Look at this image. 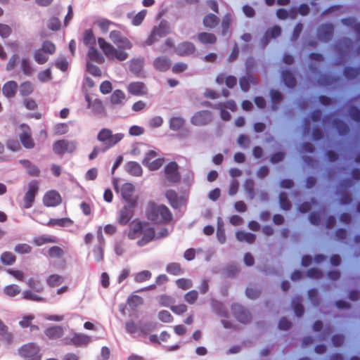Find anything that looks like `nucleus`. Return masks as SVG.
Here are the masks:
<instances>
[{
  "mask_svg": "<svg viewBox=\"0 0 360 360\" xmlns=\"http://www.w3.org/2000/svg\"><path fill=\"white\" fill-rule=\"evenodd\" d=\"M127 236L129 240H135L142 236L136 244L143 247L155 238V231L148 221L136 219L129 224Z\"/></svg>",
  "mask_w": 360,
  "mask_h": 360,
  "instance_id": "obj_1",
  "label": "nucleus"
},
{
  "mask_svg": "<svg viewBox=\"0 0 360 360\" xmlns=\"http://www.w3.org/2000/svg\"><path fill=\"white\" fill-rule=\"evenodd\" d=\"M98 44L108 59H117L119 61H124L127 59L129 54L126 52V50H130L132 47L131 41L126 37L115 44L117 49L101 37L98 39Z\"/></svg>",
  "mask_w": 360,
  "mask_h": 360,
  "instance_id": "obj_2",
  "label": "nucleus"
},
{
  "mask_svg": "<svg viewBox=\"0 0 360 360\" xmlns=\"http://www.w3.org/2000/svg\"><path fill=\"white\" fill-rule=\"evenodd\" d=\"M145 216L148 220L156 225L170 223L173 219L169 209L164 204H158L153 200L148 202L145 208Z\"/></svg>",
  "mask_w": 360,
  "mask_h": 360,
  "instance_id": "obj_3",
  "label": "nucleus"
},
{
  "mask_svg": "<svg viewBox=\"0 0 360 360\" xmlns=\"http://www.w3.org/2000/svg\"><path fill=\"white\" fill-rule=\"evenodd\" d=\"M18 355L25 360H41L42 355L40 347L35 342L22 345L18 349Z\"/></svg>",
  "mask_w": 360,
  "mask_h": 360,
  "instance_id": "obj_4",
  "label": "nucleus"
},
{
  "mask_svg": "<svg viewBox=\"0 0 360 360\" xmlns=\"http://www.w3.org/2000/svg\"><path fill=\"white\" fill-rule=\"evenodd\" d=\"M124 137L122 133L112 134L109 129H102L97 135V139L105 145V149L112 148L120 142Z\"/></svg>",
  "mask_w": 360,
  "mask_h": 360,
  "instance_id": "obj_5",
  "label": "nucleus"
},
{
  "mask_svg": "<svg viewBox=\"0 0 360 360\" xmlns=\"http://www.w3.org/2000/svg\"><path fill=\"white\" fill-rule=\"evenodd\" d=\"M39 183L32 180L28 184V189L23 197V207L25 209L30 208L34 202L35 196L39 191Z\"/></svg>",
  "mask_w": 360,
  "mask_h": 360,
  "instance_id": "obj_6",
  "label": "nucleus"
},
{
  "mask_svg": "<svg viewBox=\"0 0 360 360\" xmlns=\"http://www.w3.org/2000/svg\"><path fill=\"white\" fill-rule=\"evenodd\" d=\"M77 148V143L73 141L61 139L56 141L53 145V150L58 155H63L66 153H72Z\"/></svg>",
  "mask_w": 360,
  "mask_h": 360,
  "instance_id": "obj_7",
  "label": "nucleus"
},
{
  "mask_svg": "<svg viewBox=\"0 0 360 360\" xmlns=\"http://www.w3.org/2000/svg\"><path fill=\"white\" fill-rule=\"evenodd\" d=\"M21 133L19 134V139L24 148L32 149L34 147V141L32 136V130L26 124H22L20 126Z\"/></svg>",
  "mask_w": 360,
  "mask_h": 360,
  "instance_id": "obj_8",
  "label": "nucleus"
},
{
  "mask_svg": "<svg viewBox=\"0 0 360 360\" xmlns=\"http://www.w3.org/2000/svg\"><path fill=\"white\" fill-rule=\"evenodd\" d=\"M179 165L174 162H169L165 167V174L167 180L172 184L178 183L181 180V174L179 172Z\"/></svg>",
  "mask_w": 360,
  "mask_h": 360,
  "instance_id": "obj_9",
  "label": "nucleus"
},
{
  "mask_svg": "<svg viewBox=\"0 0 360 360\" xmlns=\"http://www.w3.org/2000/svg\"><path fill=\"white\" fill-rule=\"evenodd\" d=\"M135 188L131 183H124L120 188L121 195L127 203L137 205L138 196L134 195Z\"/></svg>",
  "mask_w": 360,
  "mask_h": 360,
  "instance_id": "obj_10",
  "label": "nucleus"
},
{
  "mask_svg": "<svg viewBox=\"0 0 360 360\" xmlns=\"http://www.w3.org/2000/svg\"><path fill=\"white\" fill-rule=\"evenodd\" d=\"M212 120V112L209 110L196 112L191 118V123L195 126H205Z\"/></svg>",
  "mask_w": 360,
  "mask_h": 360,
  "instance_id": "obj_11",
  "label": "nucleus"
},
{
  "mask_svg": "<svg viewBox=\"0 0 360 360\" xmlns=\"http://www.w3.org/2000/svg\"><path fill=\"white\" fill-rule=\"evenodd\" d=\"M136 207V205L130 203L123 206L120 210L117 222L122 226L127 224L134 216Z\"/></svg>",
  "mask_w": 360,
  "mask_h": 360,
  "instance_id": "obj_12",
  "label": "nucleus"
},
{
  "mask_svg": "<svg viewBox=\"0 0 360 360\" xmlns=\"http://www.w3.org/2000/svg\"><path fill=\"white\" fill-rule=\"evenodd\" d=\"M232 312L236 319L243 323H248L251 321V315L244 307L234 304L231 307Z\"/></svg>",
  "mask_w": 360,
  "mask_h": 360,
  "instance_id": "obj_13",
  "label": "nucleus"
},
{
  "mask_svg": "<svg viewBox=\"0 0 360 360\" xmlns=\"http://www.w3.org/2000/svg\"><path fill=\"white\" fill-rule=\"evenodd\" d=\"M169 33V27L167 25L163 22H161L158 27H155L150 36L146 39V44L148 45L153 44L157 39L158 37H162Z\"/></svg>",
  "mask_w": 360,
  "mask_h": 360,
  "instance_id": "obj_14",
  "label": "nucleus"
},
{
  "mask_svg": "<svg viewBox=\"0 0 360 360\" xmlns=\"http://www.w3.org/2000/svg\"><path fill=\"white\" fill-rule=\"evenodd\" d=\"M62 202V198L60 193L51 190L47 191L43 198V203L46 207H56Z\"/></svg>",
  "mask_w": 360,
  "mask_h": 360,
  "instance_id": "obj_15",
  "label": "nucleus"
},
{
  "mask_svg": "<svg viewBox=\"0 0 360 360\" xmlns=\"http://www.w3.org/2000/svg\"><path fill=\"white\" fill-rule=\"evenodd\" d=\"M334 26L331 23L321 25L317 30L318 38L323 41H328L333 36Z\"/></svg>",
  "mask_w": 360,
  "mask_h": 360,
  "instance_id": "obj_16",
  "label": "nucleus"
},
{
  "mask_svg": "<svg viewBox=\"0 0 360 360\" xmlns=\"http://www.w3.org/2000/svg\"><path fill=\"white\" fill-rule=\"evenodd\" d=\"M127 91L133 96H143L147 94V87L142 82H133L129 84Z\"/></svg>",
  "mask_w": 360,
  "mask_h": 360,
  "instance_id": "obj_17",
  "label": "nucleus"
},
{
  "mask_svg": "<svg viewBox=\"0 0 360 360\" xmlns=\"http://www.w3.org/2000/svg\"><path fill=\"white\" fill-rule=\"evenodd\" d=\"M165 197L170 205L174 209L180 207L184 203V198L179 196L178 193L174 190H167L165 193Z\"/></svg>",
  "mask_w": 360,
  "mask_h": 360,
  "instance_id": "obj_18",
  "label": "nucleus"
},
{
  "mask_svg": "<svg viewBox=\"0 0 360 360\" xmlns=\"http://www.w3.org/2000/svg\"><path fill=\"white\" fill-rule=\"evenodd\" d=\"M281 28L278 25H274L272 27L267 29L261 39L262 46H266L270 39L277 38L281 35Z\"/></svg>",
  "mask_w": 360,
  "mask_h": 360,
  "instance_id": "obj_19",
  "label": "nucleus"
},
{
  "mask_svg": "<svg viewBox=\"0 0 360 360\" xmlns=\"http://www.w3.org/2000/svg\"><path fill=\"white\" fill-rule=\"evenodd\" d=\"M196 50L195 45L190 41H184L178 44L176 53L180 56H187L193 54Z\"/></svg>",
  "mask_w": 360,
  "mask_h": 360,
  "instance_id": "obj_20",
  "label": "nucleus"
},
{
  "mask_svg": "<svg viewBox=\"0 0 360 360\" xmlns=\"http://www.w3.org/2000/svg\"><path fill=\"white\" fill-rule=\"evenodd\" d=\"M18 88V85L15 81H8L2 87L3 95L7 98H12L15 96Z\"/></svg>",
  "mask_w": 360,
  "mask_h": 360,
  "instance_id": "obj_21",
  "label": "nucleus"
},
{
  "mask_svg": "<svg viewBox=\"0 0 360 360\" xmlns=\"http://www.w3.org/2000/svg\"><path fill=\"white\" fill-rule=\"evenodd\" d=\"M91 342V336L84 333H75L70 339V343L76 347L86 346Z\"/></svg>",
  "mask_w": 360,
  "mask_h": 360,
  "instance_id": "obj_22",
  "label": "nucleus"
},
{
  "mask_svg": "<svg viewBox=\"0 0 360 360\" xmlns=\"http://www.w3.org/2000/svg\"><path fill=\"white\" fill-rule=\"evenodd\" d=\"M153 66L160 72H165L171 67V60L167 56H159L154 60Z\"/></svg>",
  "mask_w": 360,
  "mask_h": 360,
  "instance_id": "obj_23",
  "label": "nucleus"
},
{
  "mask_svg": "<svg viewBox=\"0 0 360 360\" xmlns=\"http://www.w3.org/2000/svg\"><path fill=\"white\" fill-rule=\"evenodd\" d=\"M0 336L2 337L1 340L6 344L10 345L13 341V335L8 331V326L0 319Z\"/></svg>",
  "mask_w": 360,
  "mask_h": 360,
  "instance_id": "obj_24",
  "label": "nucleus"
},
{
  "mask_svg": "<svg viewBox=\"0 0 360 360\" xmlns=\"http://www.w3.org/2000/svg\"><path fill=\"white\" fill-rule=\"evenodd\" d=\"M63 328L60 326H51L44 331L45 335L50 339L56 340L63 335Z\"/></svg>",
  "mask_w": 360,
  "mask_h": 360,
  "instance_id": "obj_25",
  "label": "nucleus"
},
{
  "mask_svg": "<svg viewBox=\"0 0 360 360\" xmlns=\"http://www.w3.org/2000/svg\"><path fill=\"white\" fill-rule=\"evenodd\" d=\"M74 221L68 218H60V219H50L49 221L46 223V226H58L60 227H67L73 225Z\"/></svg>",
  "mask_w": 360,
  "mask_h": 360,
  "instance_id": "obj_26",
  "label": "nucleus"
},
{
  "mask_svg": "<svg viewBox=\"0 0 360 360\" xmlns=\"http://www.w3.org/2000/svg\"><path fill=\"white\" fill-rule=\"evenodd\" d=\"M20 163L26 169L27 174L31 176H39L40 174L39 169L33 165L28 160H20Z\"/></svg>",
  "mask_w": 360,
  "mask_h": 360,
  "instance_id": "obj_27",
  "label": "nucleus"
},
{
  "mask_svg": "<svg viewBox=\"0 0 360 360\" xmlns=\"http://www.w3.org/2000/svg\"><path fill=\"white\" fill-rule=\"evenodd\" d=\"M281 77L285 85L289 88H293L296 86L297 81L293 73L290 70H283Z\"/></svg>",
  "mask_w": 360,
  "mask_h": 360,
  "instance_id": "obj_28",
  "label": "nucleus"
},
{
  "mask_svg": "<svg viewBox=\"0 0 360 360\" xmlns=\"http://www.w3.org/2000/svg\"><path fill=\"white\" fill-rule=\"evenodd\" d=\"M58 238L53 236H39L33 238V243L36 246H41L46 243H57Z\"/></svg>",
  "mask_w": 360,
  "mask_h": 360,
  "instance_id": "obj_29",
  "label": "nucleus"
},
{
  "mask_svg": "<svg viewBox=\"0 0 360 360\" xmlns=\"http://www.w3.org/2000/svg\"><path fill=\"white\" fill-rule=\"evenodd\" d=\"M198 40L202 44H214L217 42V37L212 34L209 32H200L198 36Z\"/></svg>",
  "mask_w": 360,
  "mask_h": 360,
  "instance_id": "obj_30",
  "label": "nucleus"
},
{
  "mask_svg": "<svg viewBox=\"0 0 360 360\" xmlns=\"http://www.w3.org/2000/svg\"><path fill=\"white\" fill-rule=\"evenodd\" d=\"M202 22L205 27L213 29L219 23V18L214 14L209 13L204 17Z\"/></svg>",
  "mask_w": 360,
  "mask_h": 360,
  "instance_id": "obj_31",
  "label": "nucleus"
},
{
  "mask_svg": "<svg viewBox=\"0 0 360 360\" xmlns=\"http://www.w3.org/2000/svg\"><path fill=\"white\" fill-rule=\"evenodd\" d=\"M126 169L128 173L135 176H140L143 173L141 165L134 161H130L127 163Z\"/></svg>",
  "mask_w": 360,
  "mask_h": 360,
  "instance_id": "obj_32",
  "label": "nucleus"
},
{
  "mask_svg": "<svg viewBox=\"0 0 360 360\" xmlns=\"http://www.w3.org/2000/svg\"><path fill=\"white\" fill-rule=\"evenodd\" d=\"M82 41L84 44L89 48L96 45V37L91 29L84 30Z\"/></svg>",
  "mask_w": 360,
  "mask_h": 360,
  "instance_id": "obj_33",
  "label": "nucleus"
},
{
  "mask_svg": "<svg viewBox=\"0 0 360 360\" xmlns=\"http://www.w3.org/2000/svg\"><path fill=\"white\" fill-rule=\"evenodd\" d=\"M236 236L238 240L240 242L245 241L249 244L253 243L256 239V236L255 234L243 231H237Z\"/></svg>",
  "mask_w": 360,
  "mask_h": 360,
  "instance_id": "obj_34",
  "label": "nucleus"
},
{
  "mask_svg": "<svg viewBox=\"0 0 360 360\" xmlns=\"http://www.w3.org/2000/svg\"><path fill=\"white\" fill-rule=\"evenodd\" d=\"M342 23L347 27H352L358 36L360 37V22H356V20L354 17L343 18Z\"/></svg>",
  "mask_w": 360,
  "mask_h": 360,
  "instance_id": "obj_35",
  "label": "nucleus"
},
{
  "mask_svg": "<svg viewBox=\"0 0 360 360\" xmlns=\"http://www.w3.org/2000/svg\"><path fill=\"white\" fill-rule=\"evenodd\" d=\"M87 56L91 60L98 63H103L104 62L103 56L94 46L89 48Z\"/></svg>",
  "mask_w": 360,
  "mask_h": 360,
  "instance_id": "obj_36",
  "label": "nucleus"
},
{
  "mask_svg": "<svg viewBox=\"0 0 360 360\" xmlns=\"http://www.w3.org/2000/svg\"><path fill=\"white\" fill-rule=\"evenodd\" d=\"M28 287L36 292H42L44 290V285L40 280L34 277L30 278L27 281Z\"/></svg>",
  "mask_w": 360,
  "mask_h": 360,
  "instance_id": "obj_37",
  "label": "nucleus"
},
{
  "mask_svg": "<svg viewBox=\"0 0 360 360\" xmlns=\"http://www.w3.org/2000/svg\"><path fill=\"white\" fill-rule=\"evenodd\" d=\"M270 96L272 103L271 108L273 110H276L278 109V104H279L283 99V96L278 90L271 89L270 91Z\"/></svg>",
  "mask_w": 360,
  "mask_h": 360,
  "instance_id": "obj_38",
  "label": "nucleus"
},
{
  "mask_svg": "<svg viewBox=\"0 0 360 360\" xmlns=\"http://www.w3.org/2000/svg\"><path fill=\"white\" fill-rule=\"evenodd\" d=\"M34 87L30 81H26L20 84L19 86L20 94L22 96H27L32 94Z\"/></svg>",
  "mask_w": 360,
  "mask_h": 360,
  "instance_id": "obj_39",
  "label": "nucleus"
},
{
  "mask_svg": "<svg viewBox=\"0 0 360 360\" xmlns=\"http://www.w3.org/2000/svg\"><path fill=\"white\" fill-rule=\"evenodd\" d=\"M20 69L22 73L26 76H31L34 72L31 63L28 58H22L20 61Z\"/></svg>",
  "mask_w": 360,
  "mask_h": 360,
  "instance_id": "obj_40",
  "label": "nucleus"
},
{
  "mask_svg": "<svg viewBox=\"0 0 360 360\" xmlns=\"http://www.w3.org/2000/svg\"><path fill=\"white\" fill-rule=\"evenodd\" d=\"M96 23L103 33H107L110 26H119L115 22L110 21V20H108L106 18L99 19L96 21Z\"/></svg>",
  "mask_w": 360,
  "mask_h": 360,
  "instance_id": "obj_41",
  "label": "nucleus"
},
{
  "mask_svg": "<svg viewBox=\"0 0 360 360\" xmlns=\"http://www.w3.org/2000/svg\"><path fill=\"white\" fill-rule=\"evenodd\" d=\"M334 127L340 135H346L349 132V127L342 120L335 119L333 122Z\"/></svg>",
  "mask_w": 360,
  "mask_h": 360,
  "instance_id": "obj_42",
  "label": "nucleus"
},
{
  "mask_svg": "<svg viewBox=\"0 0 360 360\" xmlns=\"http://www.w3.org/2000/svg\"><path fill=\"white\" fill-rule=\"evenodd\" d=\"M125 99V94L120 89L115 90L110 96V102L114 105L122 103Z\"/></svg>",
  "mask_w": 360,
  "mask_h": 360,
  "instance_id": "obj_43",
  "label": "nucleus"
},
{
  "mask_svg": "<svg viewBox=\"0 0 360 360\" xmlns=\"http://www.w3.org/2000/svg\"><path fill=\"white\" fill-rule=\"evenodd\" d=\"M166 271L174 276H178L183 274V269L179 263L171 262L166 266Z\"/></svg>",
  "mask_w": 360,
  "mask_h": 360,
  "instance_id": "obj_44",
  "label": "nucleus"
},
{
  "mask_svg": "<svg viewBox=\"0 0 360 360\" xmlns=\"http://www.w3.org/2000/svg\"><path fill=\"white\" fill-rule=\"evenodd\" d=\"M22 298L26 300L34 302H44L45 299L32 292L31 290H26L22 294Z\"/></svg>",
  "mask_w": 360,
  "mask_h": 360,
  "instance_id": "obj_45",
  "label": "nucleus"
},
{
  "mask_svg": "<svg viewBox=\"0 0 360 360\" xmlns=\"http://www.w3.org/2000/svg\"><path fill=\"white\" fill-rule=\"evenodd\" d=\"M185 120L181 117H174L169 120V128L173 131H179L184 124Z\"/></svg>",
  "mask_w": 360,
  "mask_h": 360,
  "instance_id": "obj_46",
  "label": "nucleus"
},
{
  "mask_svg": "<svg viewBox=\"0 0 360 360\" xmlns=\"http://www.w3.org/2000/svg\"><path fill=\"white\" fill-rule=\"evenodd\" d=\"M344 75L349 79H353L360 75V67L355 68L352 67H346L343 70Z\"/></svg>",
  "mask_w": 360,
  "mask_h": 360,
  "instance_id": "obj_47",
  "label": "nucleus"
},
{
  "mask_svg": "<svg viewBox=\"0 0 360 360\" xmlns=\"http://www.w3.org/2000/svg\"><path fill=\"white\" fill-rule=\"evenodd\" d=\"M127 303L132 309H135L138 307L143 304V300L139 295H133L129 297L127 299Z\"/></svg>",
  "mask_w": 360,
  "mask_h": 360,
  "instance_id": "obj_48",
  "label": "nucleus"
},
{
  "mask_svg": "<svg viewBox=\"0 0 360 360\" xmlns=\"http://www.w3.org/2000/svg\"><path fill=\"white\" fill-rule=\"evenodd\" d=\"M63 281V277L58 274H51L46 278L47 284L52 288L60 285Z\"/></svg>",
  "mask_w": 360,
  "mask_h": 360,
  "instance_id": "obj_49",
  "label": "nucleus"
},
{
  "mask_svg": "<svg viewBox=\"0 0 360 360\" xmlns=\"http://www.w3.org/2000/svg\"><path fill=\"white\" fill-rule=\"evenodd\" d=\"M20 288L15 284L8 285L6 286L4 289V293L9 297H14L20 294Z\"/></svg>",
  "mask_w": 360,
  "mask_h": 360,
  "instance_id": "obj_50",
  "label": "nucleus"
},
{
  "mask_svg": "<svg viewBox=\"0 0 360 360\" xmlns=\"http://www.w3.org/2000/svg\"><path fill=\"white\" fill-rule=\"evenodd\" d=\"M143 60L141 59H132L129 63V70L135 74L139 73L143 68Z\"/></svg>",
  "mask_w": 360,
  "mask_h": 360,
  "instance_id": "obj_51",
  "label": "nucleus"
},
{
  "mask_svg": "<svg viewBox=\"0 0 360 360\" xmlns=\"http://www.w3.org/2000/svg\"><path fill=\"white\" fill-rule=\"evenodd\" d=\"M15 259V256L11 252H4L1 255V262L6 265L13 264Z\"/></svg>",
  "mask_w": 360,
  "mask_h": 360,
  "instance_id": "obj_52",
  "label": "nucleus"
},
{
  "mask_svg": "<svg viewBox=\"0 0 360 360\" xmlns=\"http://www.w3.org/2000/svg\"><path fill=\"white\" fill-rule=\"evenodd\" d=\"M176 286L184 290H186L193 286V282L191 279L181 278L176 281Z\"/></svg>",
  "mask_w": 360,
  "mask_h": 360,
  "instance_id": "obj_53",
  "label": "nucleus"
},
{
  "mask_svg": "<svg viewBox=\"0 0 360 360\" xmlns=\"http://www.w3.org/2000/svg\"><path fill=\"white\" fill-rule=\"evenodd\" d=\"M41 49L44 53L52 55L56 52V48L52 41L46 40L42 43Z\"/></svg>",
  "mask_w": 360,
  "mask_h": 360,
  "instance_id": "obj_54",
  "label": "nucleus"
},
{
  "mask_svg": "<svg viewBox=\"0 0 360 360\" xmlns=\"http://www.w3.org/2000/svg\"><path fill=\"white\" fill-rule=\"evenodd\" d=\"M279 203L283 210H288L291 207V203L288 198V195L284 192H281L279 195Z\"/></svg>",
  "mask_w": 360,
  "mask_h": 360,
  "instance_id": "obj_55",
  "label": "nucleus"
},
{
  "mask_svg": "<svg viewBox=\"0 0 360 360\" xmlns=\"http://www.w3.org/2000/svg\"><path fill=\"white\" fill-rule=\"evenodd\" d=\"M44 53L41 49L36 51L33 54L35 62L40 65L46 63L49 58Z\"/></svg>",
  "mask_w": 360,
  "mask_h": 360,
  "instance_id": "obj_56",
  "label": "nucleus"
},
{
  "mask_svg": "<svg viewBox=\"0 0 360 360\" xmlns=\"http://www.w3.org/2000/svg\"><path fill=\"white\" fill-rule=\"evenodd\" d=\"M151 273L148 270H143L136 274L134 280L137 283H142L151 278Z\"/></svg>",
  "mask_w": 360,
  "mask_h": 360,
  "instance_id": "obj_57",
  "label": "nucleus"
},
{
  "mask_svg": "<svg viewBox=\"0 0 360 360\" xmlns=\"http://www.w3.org/2000/svg\"><path fill=\"white\" fill-rule=\"evenodd\" d=\"M64 255L63 250L58 246H53L48 250V255L52 258H60Z\"/></svg>",
  "mask_w": 360,
  "mask_h": 360,
  "instance_id": "obj_58",
  "label": "nucleus"
},
{
  "mask_svg": "<svg viewBox=\"0 0 360 360\" xmlns=\"http://www.w3.org/2000/svg\"><path fill=\"white\" fill-rule=\"evenodd\" d=\"M14 250L18 254H28L32 251V247L26 243H20L15 245Z\"/></svg>",
  "mask_w": 360,
  "mask_h": 360,
  "instance_id": "obj_59",
  "label": "nucleus"
},
{
  "mask_svg": "<svg viewBox=\"0 0 360 360\" xmlns=\"http://www.w3.org/2000/svg\"><path fill=\"white\" fill-rule=\"evenodd\" d=\"M198 293L195 290H190L189 292L186 293L184 295L185 301L190 304H194L196 302V300H198Z\"/></svg>",
  "mask_w": 360,
  "mask_h": 360,
  "instance_id": "obj_60",
  "label": "nucleus"
},
{
  "mask_svg": "<svg viewBox=\"0 0 360 360\" xmlns=\"http://www.w3.org/2000/svg\"><path fill=\"white\" fill-rule=\"evenodd\" d=\"M86 70L91 75L94 77H101L102 75L101 69L98 66L89 62H88L86 64Z\"/></svg>",
  "mask_w": 360,
  "mask_h": 360,
  "instance_id": "obj_61",
  "label": "nucleus"
},
{
  "mask_svg": "<svg viewBox=\"0 0 360 360\" xmlns=\"http://www.w3.org/2000/svg\"><path fill=\"white\" fill-rule=\"evenodd\" d=\"M88 107L92 108L95 112H101L103 110L102 102L98 99H96L94 101H91L88 98Z\"/></svg>",
  "mask_w": 360,
  "mask_h": 360,
  "instance_id": "obj_62",
  "label": "nucleus"
},
{
  "mask_svg": "<svg viewBox=\"0 0 360 360\" xmlns=\"http://www.w3.org/2000/svg\"><path fill=\"white\" fill-rule=\"evenodd\" d=\"M164 161H165L164 158H156V159L153 160V161H151L146 166V167H148V169H150L151 171L157 170L161 167V166L164 163Z\"/></svg>",
  "mask_w": 360,
  "mask_h": 360,
  "instance_id": "obj_63",
  "label": "nucleus"
},
{
  "mask_svg": "<svg viewBox=\"0 0 360 360\" xmlns=\"http://www.w3.org/2000/svg\"><path fill=\"white\" fill-rule=\"evenodd\" d=\"M39 80L41 82H46L52 79L51 69L48 68L41 71L37 76Z\"/></svg>",
  "mask_w": 360,
  "mask_h": 360,
  "instance_id": "obj_64",
  "label": "nucleus"
}]
</instances>
